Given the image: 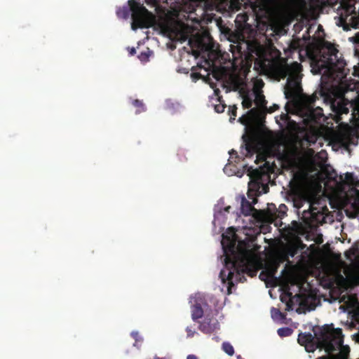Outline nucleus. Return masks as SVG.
Wrapping results in <instances>:
<instances>
[{
  "label": "nucleus",
  "instance_id": "obj_23",
  "mask_svg": "<svg viewBox=\"0 0 359 359\" xmlns=\"http://www.w3.org/2000/svg\"><path fill=\"white\" fill-rule=\"evenodd\" d=\"M222 350L229 355H233L234 353V348L229 342H224L222 344Z\"/></svg>",
  "mask_w": 359,
  "mask_h": 359
},
{
  "label": "nucleus",
  "instance_id": "obj_30",
  "mask_svg": "<svg viewBox=\"0 0 359 359\" xmlns=\"http://www.w3.org/2000/svg\"><path fill=\"white\" fill-rule=\"evenodd\" d=\"M166 0H145V2L148 5H152L154 6H158L161 2H165Z\"/></svg>",
  "mask_w": 359,
  "mask_h": 359
},
{
  "label": "nucleus",
  "instance_id": "obj_13",
  "mask_svg": "<svg viewBox=\"0 0 359 359\" xmlns=\"http://www.w3.org/2000/svg\"><path fill=\"white\" fill-rule=\"evenodd\" d=\"M201 300L200 302L196 300L191 308V317L194 320H196L202 318L203 316V309L202 308Z\"/></svg>",
  "mask_w": 359,
  "mask_h": 359
},
{
  "label": "nucleus",
  "instance_id": "obj_50",
  "mask_svg": "<svg viewBox=\"0 0 359 359\" xmlns=\"http://www.w3.org/2000/svg\"><path fill=\"white\" fill-rule=\"evenodd\" d=\"M294 65L295 66H298V65H299V64H298L297 62H294Z\"/></svg>",
  "mask_w": 359,
  "mask_h": 359
},
{
  "label": "nucleus",
  "instance_id": "obj_1",
  "mask_svg": "<svg viewBox=\"0 0 359 359\" xmlns=\"http://www.w3.org/2000/svg\"><path fill=\"white\" fill-rule=\"evenodd\" d=\"M229 251L231 255L225 258L226 269L220 271L219 278L222 283L228 284V291L231 293V287L234 286V282L246 280L244 273L248 271L249 251L243 248L236 250L234 245L229 247Z\"/></svg>",
  "mask_w": 359,
  "mask_h": 359
},
{
  "label": "nucleus",
  "instance_id": "obj_10",
  "mask_svg": "<svg viewBox=\"0 0 359 359\" xmlns=\"http://www.w3.org/2000/svg\"><path fill=\"white\" fill-rule=\"evenodd\" d=\"M294 298L297 299V301H302L301 294H297L293 296L292 293L290 291L289 287H285L284 293L280 295V301L286 304V311H289L294 309V304L293 299Z\"/></svg>",
  "mask_w": 359,
  "mask_h": 359
},
{
  "label": "nucleus",
  "instance_id": "obj_6",
  "mask_svg": "<svg viewBox=\"0 0 359 359\" xmlns=\"http://www.w3.org/2000/svg\"><path fill=\"white\" fill-rule=\"evenodd\" d=\"M280 72L283 78L289 76L285 90L286 98L290 99L294 97L301 89L297 77L295 75H292V69L289 66L281 68Z\"/></svg>",
  "mask_w": 359,
  "mask_h": 359
},
{
  "label": "nucleus",
  "instance_id": "obj_34",
  "mask_svg": "<svg viewBox=\"0 0 359 359\" xmlns=\"http://www.w3.org/2000/svg\"><path fill=\"white\" fill-rule=\"evenodd\" d=\"M194 67L192 68V73H191V77L193 78L194 80H198V79L202 78V76L200 73L195 72H194Z\"/></svg>",
  "mask_w": 359,
  "mask_h": 359
},
{
  "label": "nucleus",
  "instance_id": "obj_21",
  "mask_svg": "<svg viewBox=\"0 0 359 359\" xmlns=\"http://www.w3.org/2000/svg\"><path fill=\"white\" fill-rule=\"evenodd\" d=\"M253 100L248 95H245L243 97L242 105L244 109H250L252 106Z\"/></svg>",
  "mask_w": 359,
  "mask_h": 359
},
{
  "label": "nucleus",
  "instance_id": "obj_41",
  "mask_svg": "<svg viewBox=\"0 0 359 359\" xmlns=\"http://www.w3.org/2000/svg\"><path fill=\"white\" fill-rule=\"evenodd\" d=\"M316 212H314V210H311V219H315V215H316Z\"/></svg>",
  "mask_w": 359,
  "mask_h": 359
},
{
  "label": "nucleus",
  "instance_id": "obj_8",
  "mask_svg": "<svg viewBox=\"0 0 359 359\" xmlns=\"http://www.w3.org/2000/svg\"><path fill=\"white\" fill-rule=\"evenodd\" d=\"M356 1V0H341L339 2L337 10L342 20H346L349 15L355 13Z\"/></svg>",
  "mask_w": 359,
  "mask_h": 359
},
{
  "label": "nucleus",
  "instance_id": "obj_27",
  "mask_svg": "<svg viewBox=\"0 0 359 359\" xmlns=\"http://www.w3.org/2000/svg\"><path fill=\"white\" fill-rule=\"evenodd\" d=\"M236 111L237 107L234 105L233 107H229V114H230V121L235 120L236 116Z\"/></svg>",
  "mask_w": 359,
  "mask_h": 359
},
{
  "label": "nucleus",
  "instance_id": "obj_35",
  "mask_svg": "<svg viewBox=\"0 0 359 359\" xmlns=\"http://www.w3.org/2000/svg\"><path fill=\"white\" fill-rule=\"evenodd\" d=\"M316 96H311V97H309L308 98V100H307V101H308L309 104V105H312V104H313V103H314V102H315V101H316Z\"/></svg>",
  "mask_w": 359,
  "mask_h": 359
},
{
  "label": "nucleus",
  "instance_id": "obj_45",
  "mask_svg": "<svg viewBox=\"0 0 359 359\" xmlns=\"http://www.w3.org/2000/svg\"><path fill=\"white\" fill-rule=\"evenodd\" d=\"M215 93L217 95L218 93H219V90L218 89H217V90H215Z\"/></svg>",
  "mask_w": 359,
  "mask_h": 359
},
{
  "label": "nucleus",
  "instance_id": "obj_48",
  "mask_svg": "<svg viewBox=\"0 0 359 359\" xmlns=\"http://www.w3.org/2000/svg\"><path fill=\"white\" fill-rule=\"evenodd\" d=\"M234 152L236 154H237L236 151H235L234 150H232V151L230 154H231L232 153H234Z\"/></svg>",
  "mask_w": 359,
  "mask_h": 359
},
{
  "label": "nucleus",
  "instance_id": "obj_14",
  "mask_svg": "<svg viewBox=\"0 0 359 359\" xmlns=\"http://www.w3.org/2000/svg\"><path fill=\"white\" fill-rule=\"evenodd\" d=\"M314 337L313 335L308 332L300 333L298 336V343L302 346H305L306 348L309 345H313Z\"/></svg>",
  "mask_w": 359,
  "mask_h": 359
},
{
  "label": "nucleus",
  "instance_id": "obj_38",
  "mask_svg": "<svg viewBox=\"0 0 359 359\" xmlns=\"http://www.w3.org/2000/svg\"><path fill=\"white\" fill-rule=\"evenodd\" d=\"M153 359H170V356H169L168 355H165L163 357L155 356Z\"/></svg>",
  "mask_w": 359,
  "mask_h": 359
},
{
  "label": "nucleus",
  "instance_id": "obj_46",
  "mask_svg": "<svg viewBox=\"0 0 359 359\" xmlns=\"http://www.w3.org/2000/svg\"><path fill=\"white\" fill-rule=\"evenodd\" d=\"M237 358H238V359H243V358H242V357H241V355H238V356H237Z\"/></svg>",
  "mask_w": 359,
  "mask_h": 359
},
{
  "label": "nucleus",
  "instance_id": "obj_11",
  "mask_svg": "<svg viewBox=\"0 0 359 359\" xmlns=\"http://www.w3.org/2000/svg\"><path fill=\"white\" fill-rule=\"evenodd\" d=\"M241 211L245 216L253 215L255 218L259 219L255 214H260L261 212L256 210L244 196L241 197Z\"/></svg>",
  "mask_w": 359,
  "mask_h": 359
},
{
  "label": "nucleus",
  "instance_id": "obj_15",
  "mask_svg": "<svg viewBox=\"0 0 359 359\" xmlns=\"http://www.w3.org/2000/svg\"><path fill=\"white\" fill-rule=\"evenodd\" d=\"M280 119L290 130H296L297 128V123L290 118V116L287 114H282L280 115Z\"/></svg>",
  "mask_w": 359,
  "mask_h": 359
},
{
  "label": "nucleus",
  "instance_id": "obj_36",
  "mask_svg": "<svg viewBox=\"0 0 359 359\" xmlns=\"http://www.w3.org/2000/svg\"><path fill=\"white\" fill-rule=\"evenodd\" d=\"M278 108H279L278 105H277V104H273L272 107H271L268 109V112H269V113H272V112L275 111L276 110H277Z\"/></svg>",
  "mask_w": 359,
  "mask_h": 359
},
{
  "label": "nucleus",
  "instance_id": "obj_49",
  "mask_svg": "<svg viewBox=\"0 0 359 359\" xmlns=\"http://www.w3.org/2000/svg\"><path fill=\"white\" fill-rule=\"evenodd\" d=\"M230 208H231V207H230V206H229V207H227V208H226V211H229V209H230Z\"/></svg>",
  "mask_w": 359,
  "mask_h": 359
},
{
  "label": "nucleus",
  "instance_id": "obj_20",
  "mask_svg": "<svg viewBox=\"0 0 359 359\" xmlns=\"http://www.w3.org/2000/svg\"><path fill=\"white\" fill-rule=\"evenodd\" d=\"M299 250V246L296 244H292L287 247L286 252L288 256L294 257L298 253Z\"/></svg>",
  "mask_w": 359,
  "mask_h": 359
},
{
  "label": "nucleus",
  "instance_id": "obj_40",
  "mask_svg": "<svg viewBox=\"0 0 359 359\" xmlns=\"http://www.w3.org/2000/svg\"><path fill=\"white\" fill-rule=\"evenodd\" d=\"M131 334L133 337V338L135 339L136 341H137L138 333L137 332H132Z\"/></svg>",
  "mask_w": 359,
  "mask_h": 359
},
{
  "label": "nucleus",
  "instance_id": "obj_43",
  "mask_svg": "<svg viewBox=\"0 0 359 359\" xmlns=\"http://www.w3.org/2000/svg\"><path fill=\"white\" fill-rule=\"evenodd\" d=\"M247 45H248V48L250 51H252V52H253L254 50L250 48L251 45H250V43H247Z\"/></svg>",
  "mask_w": 359,
  "mask_h": 359
},
{
  "label": "nucleus",
  "instance_id": "obj_25",
  "mask_svg": "<svg viewBox=\"0 0 359 359\" xmlns=\"http://www.w3.org/2000/svg\"><path fill=\"white\" fill-rule=\"evenodd\" d=\"M271 316L274 319H283L285 318V315L283 313H281L279 309L274 308H273L271 310Z\"/></svg>",
  "mask_w": 359,
  "mask_h": 359
},
{
  "label": "nucleus",
  "instance_id": "obj_28",
  "mask_svg": "<svg viewBox=\"0 0 359 359\" xmlns=\"http://www.w3.org/2000/svg\"><path fill=\"white\" fill-rule=\"evenodd\" d=\"M226 105L224 103H219L215 105V110L217 113H222L224 112Z\"/></svg>",
  "mask_w": 359,
  "mask_h": 359
},
{
  "label": "nucleus",
  "instance_id": "obj_47",
  "mask_svg": "<svg viewBox=\"0 0 359 359\" xmlns=\"http://www.w3.org/2000/svg\"><path fill=\"white\" fill-rule=\"evenodd\" d=\"M330 4H333L332 0H327Z\"/></svg>",
  "mask_w": 359,
  "mask_h": 359
},
{
  "label": "nucleus",
  "instance_id": "obj_2",
  "mask_svg": "<svg viewBox=\"0 0 359 359\" xmlns=\"http://www.w3.org/2000/svg\"><path fill=\"white\" fill-rule=\"evenodd\" d=\"M128 4V6L118 8L116 15L120 18L127 19L131 13L133 20L131 28L133 30H136L138 28H149L154 25V15L142 4L135 0H129Z\"/></svg>",
  "mask_w": 359,
  "mask_h": 359
},
{
  "label": "nucleus",
  "instance_id": "obj_31",
  "mask_svg": "<svg viewBox=\"0 0 359 359\" xmlns=\"http://www.w3.org/2000/svg\"><path fill=\"white\" fill-rule=\"evenodd\" d=\"M186 332L187 333L188 337H194V335L195 334V330L192 327H187L186 328Z\"/></svg>",
  "mask_w": 359,
  "mask_h": 359
},
{
  "label": "nucleus",
  "instance_id": "obj_44",
  "mask_svg": "<svg viewBox=\"0 0 359 359\" xmlns=\"http://www.w3.org/2000/svg\"><path fill=\"white\" fill-rule=\"evenodd\" d=\"M317 110L319 111V114L323 111V109L320 107L317 108Z\"/></svg>",
  "mask_w": 359,
  "mask_h": 359
},
{
  "label": "nucleus",
  "instance_id": "obj_29",
  "mask_svg": "<svg viewBox=\"0 0 359 359\" xmlns=\"http://www.w3.org/2000/svg\"><path fill=\"white\" fill-rule=\"evenodd\" d=\"M149 54L147 52H142L139 55L138 58L142 62H147L149 60Z\"/></svg>",
  "mask_w": 359,
  "mask_h": 359
},
{
  "label": "nucleus",
  "instance_id": "obj_33",
  "mask_svg": "<svg viewBox=\"0 0 359 359\" xmlns=\"http://www.w3.org/2000/svg\"><path fill=\"white\" fill-rule=\"evenodd\" d=\"M200 41H194L193 39H189V44L192 47H196V48H198L200 46Z\"/></svg>",
  "mask_w": 359,
  "mask_h": 359
},
{
  "label": "nucleus",
  "instance_id": "obj_37",
  "mask_svg": "<svg viewBox=\"0 0 359 359\" xmlns=\"http://www.w3.org/2000/svg\"><path fill=\"white\" fill-rule=\"evenodd\" d=\"M128 50H129V54L130 55H134L136 53V50L134 47L129 48Z\"/></svg>",
  "mask_w": 359,
  "mask_h": 359
},
{
  "label": "nucleus",
  "instance_id": "obj_42",
  "mask_svg": "<svg viewBox=\"0 0 359 359\" xmlns=\"http://www.w3.org/2000/svg\"><path fill=\"white\" fill-rule=\"evenodd\" d=\"M354 204L358 206V211H359V194H358V198L355 201Z\"/></svg>",
  "mask_w": 359,
  "mask_h": 359
},
{
  "label": "nucleus",
  "instance_id": "obj_16",
  "mask_svg": "<svg viewBox=\"0 0 359 359\" xmlns=\"http://www.w3.org/2000/svg\"><path fill=\"white\" fill-rule=\"evenodd\" d=\"M255 102L260 108H266L267 101L265 100L264 95L261 93H255Z\"/></svg>",
  "mask_w": 359,
  "mask_h": 359
},
{
  "label": "nucleus",
  "instance_id": "obj_12",
  "mask_svg": "<svg viewBox=\"0 0 359 359\" xmlns=\"http://www.w3.org/2000/svg\"><path fill=\"white\" fill-rule=\"evenodd\" d=\"M349 102L346 99H341L337 103L332 104V110L338 115L347 114L349 112Z\"/></svg>",
  "mask_w": 359,
  "mask_h": 359
},
{
  "label": "nucleus",
  "instance_id": "obj_5",
  "mask_svg": "<svg viewBox=\"0 0 359 359\" xmlns=\"http://www.w3.org/2000/svg\"><path fill=\"white\" fill-rule=\"evenodd\" d=\"M339 51L337 48L332 44H329L323 51L322 68L327 69L330 77L335 79L336 77L343 78L346 76L345 62L340 60L338 57Z\"/></svg>",
  "mask_w": 359,
  "mask_h": 359
},
{
  "label": "nucleus",
  "instance_id": "obj_39",
  "mask_svg": "<svg viewBox=\"0 0 359 359\" xmlns=\"http://www.w3.org/2000/svg\"><path fill=\"white\" fill-rule=\"evenodd\" d=\"M187 359H198V358L194 354H189L187 355Z\"/></svg>",
  "mask_w": 359,
  "mask_h": 359
},
{
  "label": "nucleus",
  "instance_id": "obj_26",
  "mask_svg": "<svg viewBox=\"0 0 359 359\" xmlns=\"http://www.w3.org/2000/svg\"><path fill=\"white\" fill-rule=\"evenodd\" d=\"M248 20V16L245 14H243V15H238L236 17V22H244L245 24L248 25L247 24Z\"/></svg>",
  "mask_w": 359,
  "mask_h": 359
},
{
  "label": "nucleus",
  "instance_id": "obj_18",
  "mask_svg": "<svg viewBox=\"0 0 359 359\" xmlns=\"http://www.w3.org/2000/svg\"><path fill=\"white\" fill-rule=\"evenodd\" d=\"M287 208L285 204H281L278 209H276V211L273 214L271 215L272 217H278L282 219L286 215V211Z\"/></svg>",
  "mask_w": 359,
  "mask_h": 359
},
{
  "label": "nucleus",
  "instance_id": "obj_17",
  "mask_svg": "<svg viewBox=\"0 0 359 359\" xmlns=\"http://www.w3.org/2000/svg\"><path fill=\"white\" fill-rule=\"evenodd\" d=\"M132 104L137 108L135 113L137 114H140L146 111L147 108L142 100L138 99L133 100Z\"/></svg>",
  "mask_w": 359,
  "mask_h": 359
},
{
  "label": "nucleus",
  "instance_id": "obj_9",
  "mask_svg": "<svg viewBox=\"0 0 359 359\" xmlns=\"http://www.w3.org/2000/svg\"><path fill=\"white\" fill-rule=\"evenodd\" d=\"M219 328V323L216 318L206 315L205 319L199 325V330L205 334H210Z\"/></svg>",
  "mask_w": 359,
  "mask_h": 359
},
{
  "label": "nucleus",
  "instance_id": "obj_19",
  "mask_svg": "<svg viewBox=\"0 0 359 359\" xmlns=\"http://www.w3.org/2000/svg\"><path fill=\"white\" fill-rule=\"evenodd\" d=\"M340 180L343 182H344V183L348 184V185H355V178H354V175L353 173L351 172H346L345 174V177H344V179H343V176L341 175L340 176Z\"/></svg>",
  "mask_w": 359,
  "mask_h": 359
},
{
  "label": "nucleus",
  "instance_id": "obj_4",
  "mask_svg": "<svg viewBox=\"0 0 359 359\" xmlns=\"http://www.w3.org/2000/svg\"><path fill=\"white\" fill-rule=\"evenodd\" d=\"M317 347L323 348L327 353H331L344 347V337L340 328L334 329L332 325H326L315 332Z\"/></svg>",
  "mask_w": 359,
  "mask_h": 359
},
{
  "label": "nucleus",
  "instance_id": "obj_22",
  "mask_svg": "<svg viewBox=\"0 0 359 359\" xmlns=\"http://www.w3.org/2000/svg\"><path fill=\"white\" fill-rule=\"evenodd\" d=\"M277 332L280 337H285L290 336L292 334L293 330L287 327H281L278 330Z\"/></svg>",
  "mask_w": 359,
  "mask_h": 359
},
{
  "label": "nucleus",
  "instance_id": "obj_3",
  "mask_svg": "<svg viewBox=\"0 0 359 359\" xmlns=\"http://www.w3.org/2000/svg\"><path fill=\"white\" fill-rule=\"evenodd\" d=\"M262 161H264V163L259 168L254 169L252 166L247 165L244 168L250 177V180L248 183L250 190L265 194L269 191L268 183L271 180V174L274 172L276 165L274 163L271 164L265 160V158H262Z\"/></svg>",
  "mask_w": 359,
  "mask_h": 359
},
{
  "label": "nucleus",
  "instance_id": "obj_32",
  "mask_svg": "<svg viewBox=\"0 0 359 359\" xmlns=\"http://www.w3.org/2000/svg\"><path fill=\"white\" fill-rule=\"evenodd\" d=\"M278 265L274 266L272 267L269 271V276L271 278H275V274L277 271Z\"/></svg>",
  "mask_w": 359,
  "mask_h": 359
},
{
  "label": "nucleus",
  "instance_id": "obj_24",
  "mask_svg": "<svg viewBox=\"0 0 359 359\" xmlns=\"http://www.w3.org/2000/svg\"><path fill=\"white\" fill-rule=\"evenodd\" d=\"M230 41L240 43V41L245 42V36L241 33H237L233 34V36H231V38L229 39Z\"/></svg>",
  "mask_w": 359,
  "mask_h": 359
},
{
  "label": "nucleus",
  "instance_id": "obj_7",
  "mask_svg": "<svg viewBox=\"0 0 359 359\" xmlns=\"http://www.w3.org/2000/svg\"><path fill=\"white\" fill-rule=\"evenodd\" d=\"M243 140L245 148L243 151H242V154L245 155V157L250 158L255 154H257V159L255 162L262 161V158H264L262 154H258L259 150V144L255 137L252 136H243Z\"/></svg>",
  "mask_w": 359,
  "mask_h": 359
}]
</instances>
